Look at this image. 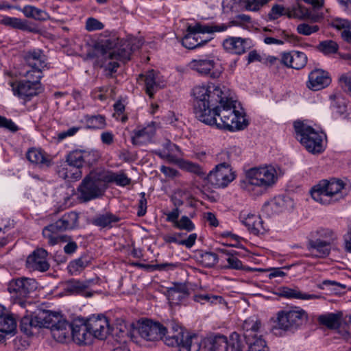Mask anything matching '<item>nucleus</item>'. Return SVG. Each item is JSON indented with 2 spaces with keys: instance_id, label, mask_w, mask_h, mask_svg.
Wrapping results in <instances>:
<instances>
[{
  "instance_id": "f257e3e1",
  "label": "nucleus",
  "mask_w": 351,
  "mask_h": 351,
  "mask_svg": "<svg viewBox=\"0 0 351 351\" xmlns=\"http://www.w3.org/2000/svg\"><path fill=\"white\" fill-rule=\"evenodd\" d=\"M228 88L214 84L195 86L193 88L194 97V113L195 117L205 124L215 123L211 112L216 109L219 102L226 98Z\"/></svg>"
},
{
  "instance_id": "f03ea898",
  "label": "nucleus",
  "mask_w": 351,
  "mask_h": 351,
  "mask_svg": "<svg viewBox=\"0 0 351 351\" xmlns=\"http://www.w3.org/2000/svg\"><path fill=\"white\" fill-rule=\"evenodd\" d=\"M142 45L141 39L134 37L127 39L111 38L106 40L102 44L104 61L101 65L104 68L106 75H112L119 66L117 61H128L132 51L140 49Z\"/></svg>"
},
{
  "instance_id": "7ed1b4c3",
  "label": "nucleus",
  "mask_w": 351,
  "mask_h": 351,
  "mask_svg": "<svg viewBox=\"0 0 351 351\" xmlns=\"http://www.w3.org/2000/svg\"><path fill=\"white\" fill-rule=\"evenodd\" d=\"M226 98L223 101L219 102L216 109L210 113L215 123L208 125H216L218 128L226 129L229 131L243 130L247 125L243 110H237V101L230 97L229 89L226 91Z\"/></svg>"
},
{
  "instance_id": "20e7f679",
  "label": "nucleus",
  "mask_w": 351,
  "mask_h": 351,
  "mask_svg": "<svg viewBox=\"0 0 351 351\" xmlns=\"http://www.w3.org/2000/svg\"><path fill=\"white\" fill-rule=\"evenodd\" d=\"M52 337L57 341L63 343L72 337L77 344H88L91 341L90 333L86 320L77 318L71 323L68 322L59 313H56Z\"/></svg>"
},
{
  "instance_id": "39448f33",
  "label": "nucleus",
  "mask_w": 351,
  "mask_h": 351,
  "mask_svg": "<svg viewBox=\"0 0 351 351\" xmlns=\"http://www.w3.org/2000/svg\"><path fill=\"white\" fill-rule=\"evenodd\" d=\"M276 180V171L272 166L254 167L247 171L241 186L254 195H260Z\"/></svg>"
},
{
  "instance_id": "423d86ee",
  "label": "nucleus",
  "mask_w": 351,
  "mask_h": 351,
  "mask_svg": "<svg viewBox=\"0 0 351 351\" xmlns=\"http://www.w3.org/2000/svg\"><path fill=\"white\" fill-rule=\"evenodd\" d=\"M344 182L338 179L322 180L311 190L312 198L322 204L328 205L343 198Z\"/></svg>"
},
{
  "instance_id": "0eeeda50",
  "label": "nucleus",
  "mask_w": 351,
  "mask_h": 351,
  "mask_svg": "<svg viewBox=\"0 0 351 351\" xmlns=\"http://www.w3.org/2000/svg\"><path fill=\"white\" fill-rule=\"evenodd\" d=\"M171 331L167 328L164 341L168 346H177L178 351H199L201 346L197 335H189L175 322L170 323Z\"/></svg>"
},
{
  "instance_id": "6e6552de",
  "label": "nucleus",
  "mask_w": 351,
  "mask_h": 351,
  "mask_svg": "<svg viewBox=\"0 0 351 351\" xmlns=\"http://www.w3.org/2000/svg\"><path fill=\"white\" fill-rule=\"evenodd\" d=\"M297 139L312 154H319L324 151L323 134L303 121H296L293 123Z\"/></svg>"
},
{
  "instance_id": "1a4fd4ad",
  "label": "nucleus",
  "mask_w": 351,
  "mask_h": 351,
  "mask_svg": "<svg viewBox=\"0 0 351 351\" xmlns=\"http://www.w3.org/2000/svg\"><path fill=\"white\" fill-rule=\"evenodd\" d=\"M308 315L300 308L291 310L280 311L277 313L276 324L274 329L294 332L306 324Z\"/></svg>"
},
{
  "instance_id": "9d476101",
  "label": "nucleus",
  "mask_w": 351,
  "mask_h": 351,
  "mask_svg": "<svg viewBox=\"0 0 351 351\" xmlns=\"http://www.w3.org/2000/svg\"><path fill=\"white\" fill-rule=\"evenodd\" d=\"M167 332V327L164 326L159 322H153L151 319H145L139 320L135 326H134L132 332H130V337L134 341L136 335L147 341H156L162 339Z\"/></svg>"
},
{
  "instance_id": "9b49d317",
  "label": "nucleus",
  "mask_w": 351,
  "mask_h": 351,
  "mask_svg": "<svg viewBox=\"0 0 351 351\" xmlns=\"http://www.w3.org/2000/svg\"><path fill=\"white\" fill-rule=\"evenodd\" d=\"M22 57L24 66L29 68L22 75L41 79L43 77V70L47 66V59L44 51L40 49H29L23 51Z\"/></svg>"
},
{
  "instance_id": "f8f14e48",
  "label": "nucleus",
  "mask_w": 351,
  "mask_h": 351,
  "mask_svg": "<svg viewBox=\"0 0 351 351\" xmlns=\"http://www.w3.org/2000/svg\"><path fill=\"white\" fill-rule=\"evenodd\" d=\"M78 216L76 213L70 212L64 214L55 223L45 227L43 230V237L47 239L49 245H56L63 237L58 236V233L73 228L77 222Z\"/></svg>"
},
{
  "instance_id": "ddd939ff",
  "label": "nucleus",
  "mask_w": 351,
  "mask_h": 351,
  "mask_svg": "<svg viewBox=\"0 0 351 351\" xmlns=\"http://www.w3.org/2000/svg\"><path fill=\"white\" fill-rule=\"evenodd\" d=\"M106 189V186L101 180L88 175L77 188L78 198L83 202H88L103 197Z\"/></svg>"
},
{
  "instance_id": "4468645a",
  "label": "nucleus",
  "mask_w": 351,
  "mask_h": 351,
  "mask_svg": "<svg viewBox=\"0 0 351 351\" xmlns=\"http://www.w3.org/2000/svg\"><path fill=\"white\" fill-rule=\"evenodd\" d=\"M54 312L43 311L34 317L24 316L20 322V330L27 336L33 335V328H47L51 330L54 327Z\"/></svg>"
},
{
  "instance_id": "2eb2a0df",
  "label": "nucleus",
  "mask_w": 351,
  "mask_h": 351,
  "mask_svg": "<svg viewBox=\"0 0 351 351\" xmlns=\"http://www.w3.org/2000/svg\"><path fill=\"white\" fill-rule=\"evenodd\" d=\"M234 179L235 174L228 162L217 165L205 177V180L215 188H225Z\"/></svg>"
},
{
  "instance_id": "dca6fc26",
  "label": "nucleus",
  "mask_w": 351,
  "mask_h": 351,
  "mask_svg": "<svg viewBox=\"0 0 351 351\" xmlns=\"http://www.w3.org/2000/svg\"><path fill=\"white\" fill-rule=\"evenodd\" d=\"M27 80L10 82V85L15 96L24 100H30L42 92L40 79L25 77Z\"/></svg>"
},
{
  "instance_id": "f3484780",
  "label": "nucleus",
  "mask_w": 351,
  "mask_h": 351,
  "mask_svg": "<svg viewBox=\"0 0 351 351\" xmlns=\"http://www.w3.org/2000/svg\"><path fill=\"white\" fill-rule=\"evenodd\" d=\"M37 283L33 278L21 277L12 279L10 281L8 286V291L15 298L16 302L21 306H23L25 302L22 299L25 298L28 295L36 290Z\"/></svg>"
},
{
  "instance_id": "a211bd4d",
  "label": "nucleus",
  "mask_w": 351,
  "mask_h": 351,
  "mask_svg": "<svg viewBox=\"0 0 351 351\" xmlns=\"http://www.w3.org/2000/svg\"><path fill=\"white\" fill-rule=\"evenodd\" d=\"M191 68L202 75H209L213 79L219 78L223 69L215 59L211 57L193 60L190 62Z\"/></svg>"
},
{
  "instance_id": "6ab92c4d",
  "label": "nucleus",
  "mask_w": 351,
  "mask_h": 351,
  "mask_svg": "<svg viewBox=\"0 0 351 351\" xmlns=\"http://www.w3.org/2000/svg\"><path fill=\"white\" fill-rule=\"evenodd\" d=\"M222 46L228 53L241 55L250 49L252 41L250 38H243L237 36H228L223 40Z\"/></svg>"
},
{
  "instance_id": "aec40b11",
  "label": "nucleus",
  "mask_w": 351,
  "mask_h": 351,
  "mask_svg": "<svg viewBox=\"0 0 351 351\" xmlns=\"http://www.w3.org/2000/svg\"><path fill=\"white\" fill-rule=\"evenodd\" d=\"M90 338L94 337L99 339H104L106 338L109 330V322L106 317L104 315H98L97 317H91L86 319Z\"/></svg>"
},
{
  "instance_id": "412c9836",
  "label": "nucleus",
  "mask_w": 351,
  "mask_h": 351,
  "mask_svg": "<svg viewBox=\"0 0 351 351\" xmlns=\"http://www.w3.org/2000/svg\"><path fill=\"white\" fill-rule=\"evenodd\" d=\"M47 256L48 252L43 248L34 250L27 258L26 267L32 271L41 272L47 271L49 268V264L47 261Z\"/></svg>"
},
{
  "instance_id": "4be33fe9",
  "label": "nucleus",
  "mask_w": 351,
  "mask_h": 351,
  "mask_svg": "<svg viewBox=\"0 0 351 351\" xmlns=\"http://www.w3.org/2000/svg\"><path fill=\"white\" fill-rule=\"evenodd\" d=\"M331 82L329 73L321 69H315L308 74L306 86L313 90H319L328 86Z\"/></svg>"
},
{
  "instance_id": "5701e85b",
  "label": "nucleus",
  "mask_w": 351,
  "mask_h": 351,
  "mask_svg": "<svg viewBox=\"0 0 351 351\" xmlns=\"http://www.w3.org/2000/svg\"><path fill=\"white\" fill-rule=\"evenodd\" d=\"M55 171L59 178L70 182L78 180L82 176V170L73 167L66 161L58 163Z\"/></svg>"
},
{
  "instance_id": "b1692460",
  "label": "nucleus",
  "mask_w": 351,
  "mask_h": 351,
  "mask_svg": "<svg viewBox=\"0 0 351 351\" xmlns=\"http://www.w3.org/2000/svg\"><path fill=\"white\" fill-rule=\"evenodd\" d=\"M239 219L241 223L247 228L248 230L255 235L263 234L265 230L263 227V220L258 215L254 214L246 215L241 213Z\"/></svg>"
},
{
  "instance_id": "393cba45",
  "label": "nucleus",
  "mask_w": 351,
  "mask_h": 351,
  "mask_svg": "<svg viewBox=\"0 0 351 351\" xmlns=\"http://www.w3.org/2000/svg\"><path fill=\"white\" fill-rule=\"evenodd\" d=\"M167 292L169 302L175 305L181 303L189 295L187 286L182 283H174L173 287L168 288Z\"/></svg>"
},
{
  "instance_id": "a878e982",
  "label": "nucleus",
  "mask_w": 351,
  "mask_h": 351,
  "mask_svg": "<svg viewBox=\"0 0 351 351\" xmlns=\"http://www.w3.org/2000/svg\"><path fill=\"white\" fill-rule=\"evenodd\" d=\"M228 340L222 335H212L206 338L203 341L204 351H227Z\"/></svg>"
},
{
  "instance_id": "bb28decb",
  "label": "nucleus",
  "mask_w": 351,
  "mask_h": 351,
  "mask_svg": "<svg viewBox=\"0 0 351 351\" xmlns=\"http://www.w3.org/2000/svg\"><path fill=\"white\" fill-rule=\"evenodd\" d=\"M331 243L330 240L317 239L309 240L307 243V248L312 256L323 258L328 256L330 252Z\"/></svg>"
},
{
  "instance_id": "cd10ccee",
  "label": "nucleus",
  "mask_w": 351,
  "mask_h": 351,
  "mask_svg": "<svg viewBox=\"0 0 351 351\" xmlns=\"http://www.w3.org/2000/svg\"><path fill=\"white\" fill-rule=\"evenodd\" d=\"M93 282V280L86 281H70L66 285V291L72 294H80L86 297H90L93 295V293L88 291V289Z\"/></svg>"
},
{
  "instance_id": "c85d7f7f",
  "label": "nucleus",
  "mask_w": 351,
  "mask_h": 351,
  "mask_svg": "<svg viewBox=\"0 0 351 351\" xmlns=\"http://www.w3.org/2000/svg\"><path fill=\"white\" fill-rule=\"evenodd\" d=\"M120 217L110 212L97 215L93 219L92 223L101 228H112L114 224L120 221Z\"/></svg>"
},
{
  "instance_id": "c756f323",
  "label": "nucleus",
  "mask_w": 351,
  "mask_h": 351,
  "mask_svg": "<svg viewBox=\"0 0 351 351\" xmlns=\"http://www.w3.org/2000/svg\"><path fill=\"white\" fill-rule=\"evenodd\" d=\"M211 38L203 39L200 35L186 29V34L182 40V45L189 49H194L207 43Z\"/></svg>"
},
{
  "instance_id": "7c9ffc66",
  "label": "nucleus",
  "mask_w": 351,
  "mask_h": 351,
  "mask_svg": "<svg viewBox=\"0 0 351 351\" xmlns=\"http://www.w3.org/2000/svg\"><path fill=\"white\" fill-rule=\"evenodd\" d=\"M260 326L261 322L254 317H251L245 319L242 325L243 330V336L245 341L257 337L258 335L256 332L258 331Z\"/></svg>"
},
{
  "instance_id": "2f4dec72",
  "label": "nucleus",
  "mask_w": 351,
  "mask_h": 351,
  "mask_svg": "<svg viewBox=\"0 0 351 351\" xmlns=\"http://www.w3.org/2000/svg\"><path fill=\"white\" fill-rule=\"evenodd\" d=\"M291 207H293V201L291 198L288 196H283L278 197L271 202L265 203L263 206V209L268 210L269 208H271L276 213H279Z\"/></svg>"
},
{
  "instance_id": "473e14b6",
  "label": "nucleus",
  "mask_w": 351,
  "mask_h": 351,
  "mask_svg": "<svg viewBox=\"0 0 351 351\" xmlns=\"http://www.w3.org/2000/svg\"><path fill=\"white\" fill-rule=\"evenodd\" d=\"M26 157L32 163L46 167L51 165V160L40 149L36 148L29 149L26 154Z\"/></svg>"
},
{
  "instance_id": "72a5a7b5",
  "label": "nucleus",
  "mask_w": 351,
  "mask_h": 351,
  "mask_svg": "<svg viewBox=\"0 0 351 351\" xmlns=\"http://www.w3.org/2000/svg\"><path fill=\"white\" fill-rule=\"evenodd\" d=\"M341 317L342 313L340 312L337 313H328L319 315L317 320L321 325L325 326L330 329H334L339 326Z\"/></svg>"
},
{
  "instance_id": "f704fd0d",
  "label": "nucleus",
  "mask_w": 351,
  "mask_h": 351,
  "mask_svg": "<svg viewBox=\"0 0 351 351\" xmlns=\"http://www.w3.org/2000/svg\"><path fill=\"white\" fill-rule=\"evenodd\" d=\"M279 295L288 299L294 298L304 300H314L319 298V295L302 293L300 291L287 287H282L279 289Z\"/></svg>"
},
{
  "instance_id": "c9c22d12",
  "label": "nucleus",
  "mask_w": 351,
  "mask_h": 351,
  "mask_svg": "<svg viewBox=\"0 0 351 351\" xmlns=\"http://www.w3.org/2000/svg\"><path fill=\"white\" fill-rule=\"evenodd\" d=\"M88 156L89 154L86 151L74 150L71 152L66 156V161L73 167H76L81 170L84 164L86 162V158Z\"/></svg>"
},
{
  "instance_id": "e433bc0d",
  "label": "nucleus",
  "mask_w": 351,
  "mask_h": 351,
  "mask_svg": "<svg viewBox=\"0 0 351 351\" xmlns=\"http://www.w3.org/2000/svg\"><path fill=\"white\" fill-rule=\"evenodd\" d=\"M16 8L21 11L27 18L39 21H44L48 18V14L45 11L33 5H25L23 8Z\"/></svg>"
},
{
  "instance_id": "4c0bfd02",
  "label": "nucleus",
  "mask_w": 351,
  "mask_h": 351,
  "mask_svg": "<svg viewBox=\"0 0 351 351\" xmlns=\"http://www.w3.org/2000/svg\"><path fill=\"white\" fill-rule=\"evenodd\" d=\"M140 77L145 78L144 81L146 93L150 97H152L158 87V84L156 82V74L154 71H149L145 75H141Z\"/></svg>"
},
{
  "instance_id": "58836bf2",
  "label": "nucleus",
  "mask_w": 351,
  "mask_h": 351,
  "mask_svg": "<svg viewBox=\"0 0 351 351\" xmlns=\"http://www.w3.org/2000/svg\"><path fill=\"white\" fill-rule=\"evenodd\" d=\"M105 180L108 182H114L119 186H126L131 184V179L124 173H110L106 176Z\"/></svg>"
},
{
  "instance_id": "ea45409f",
  "label": "nucleus",
  "mask_w": 351,
  "mask_h": 351,
  "mask_svg": "<svg viewBox=\"0 0 351 351\" xmlns=\"http://www.w3.org/2000/svg\"><path fill=\"white\" fill-rule=\"evenodd\" d=\"M287 16L299 19H309L311 17V12L308 9L298 3L287 12Z\"/></svg>"
},
{
  "instance_id": "a19ab883",
  "label": "nucleus",
  "mask_w": 351,
  "mask_h": 351,
  "mask_svg": "<svg viewBox=\"0 0 351 351\" xmlns=\"http://www.w3.org/2000/svg\"><path fill=\"white\" fill-rule=\"evenodd\" d=\"M85 121L88 128L104 129L106 125V118L104 115H86Z\"/></svg>"
},
{
  "instance_id": "79ce46f5",
  "label": "nucleus",
  "mask_w": 351,
  "mask_h": 351,
  "mask_svg": "<svg viewBox=\"0 0 351 351\" xmlns=\"http://www.w3.org/2000/svg\"><path fill=\"white\" fill-rule=\"evenodd\" d=\"M218 260L217 254L211 252H202L198 256V261L207 268L213 267L217 263Z\"/></svg>"
},
{
  "instance_id": "37998d69",
  "label": "nucleus",
  "mask_w": 351,
  "mask_h": 351,
  "mask_svg": "<svg viewBox=\"0 0 351 351\" xmlns=\"http://www.w3.org/2000/svg\"><path fill=\"white\" fill-rule=\"evenodd\" d=\"M134 135L132 136V143L134 145H141L143 143L144 140L149 139L153 135V132L149 131L147 128H144L141 130H135L133 131Z\"/></svg>"
},
{
  "instance_id": "c03bdc74",
  "label": "nucleus",
  "mask_w": 351,
  "mask_h": 351,
  "mask_svg": "<svg viewBox=\"0 0 351 351\" xmlns=\"http://www.w3.org/2000/svg\"><path fill=\"white\" fill-rule=\"evenodd\" d=\"M317 49L324 55L328 56L336 53L339 49V45L332 40H327L320 42Z\"/></svg>"
},
{
  "instance_id": "a18cd8bd",
  "label": "nucleus",
  "mask_w": 351,
  "mask_h": 351,
  "mask_svg": "<svg viewBox=\"0 0 351 351\" xmlns=\"http://www.w3.org/2000/svg\"><path fill=\"white\" fill-rule=\"evenodd\" d=\"M248 346L247 351H269L265 341L257 337L245 341Z\"/></svg>"
},
{
  "instance_id": "49530a36",
  "label": "nucleus",
  "mask_w": 351,
  "mask_h": 351,
  "mask_svg": "<svg viewBox=\"0 0 351 351\" xmlns=\"http://www.w3.org/2000/svg\"><path fill=\"white\" fill-rule=\"evenodd\" d=\"M1 23L21 30H26L28 28L25 21L16 17L5 16L1 19Z\"/></svg>"
},
{
  "instance_id": "de8ad7c7",
  "label": "nucleus",
  "mask_w": 351,
  "mask_h": 351,
  "mask_svg": "<svg viewBox=\"0 0 351 351\" xmlns=\"http://www.w3.org/2000/svg\"><path fill=\"white\" fill-rule=\"evenodd\" d=\"M12 315L9 314L5 308L0 304V328L8 331L12 328Z\"/></svg>"
},
{
  "instance_id": "09e8293b",
  "label": "nucleus",
  "mask_w": 351,
  "mask_h": 351,
  "mask_svg": "<svg viewBox=\"0 0 351 351\" xmlns=\"http://www.w3.org/2000/svg\"><path fill=\"white\" fill-rule=\"evenodd\" d=\"M12 315L9 314L5 308L0 304V328L8 331L12 328Z\"/></svg>"
},
{
  "instance_id": "8fccbe9b",
  "label": "nucleus",
  "mask_w": 351,
  "mask_h": 351,
  "mask_svg": "<svg viewBox=\"0 0 351 351\" xmlns=\"http://www.w3.org/2000/svg\"><path fill=\"white\" fill-rule=\"evenodd\" d=\"M182 167L186 171L193 173L197 175L198 176L203 178L205 180L206 173L204 171L203 168L198 164L194 163L189 160H184L182 162Z\"/></svg>"
},
{
  "instance_id": "3c124183",
  "label": "nucleus",
  "mask_w": 351,
  "mask_h": 351,
  "mask_svg": "<svg viewBox=\"0 0 351 351\" xmlns=\"http://www.w3.org/2000/svg\"><path fill=\"white\" fill-rule=\"evenodd\" d=\"M307 62V56L303 52L293 51V62L291 68L294 69H300L303 68Z\"/></svg>"
},
{
  "instance_id": "603ef678",
  "label": "nucleus",
  "mask_w": 351,
  "mask_h": 351,
  "mask_svg": "<svg viewBox=\"0 0 351 351\" xmlns=\"http://www.w3.org/2000/svg\"><path fill=\"white\" fill-rule=\"evenodd\" d=\"M90 261V258L88 255H83L79 258L70 263L69 267L74 271H80L87 267Z\"/></svg>"
},
{
  "instance_id": "864d4df0",
  "label": "nucleus",
  "mask_w": 351,
  "mask_h": 351,
  "mask_svg": "<svg viewBox=\"0 0 351 351\" xmlns=\"http://www.w3.org/2000/svg\"><path fill=\"white\" fill-rule=\"evenodd\" d=\"M179 230H184L187 232L193 231L195 229V225L193 221L187 217L182 216L174 226Z\"/></svg>"
},
{
  "instance_id": "5fc2aeb1",
  "label": "nucleus",
  "mask_w": 351,
  "mask_h": 351,
  "mask_svg": "<svg viewBox=\"0 0 351 351\" xmlns=\"http://www.w3.org/2000/svg\"><path fill=\"white\" fill-rule=\"evenodd\" d=\"M231 27L232 25L245 27L252 24V19L249 15L241 14L235 16L234 20L230 22Z\"/></svg>"
},
{
  "instance_id": "6e6d98bb",
  "label": "nucleus",
  "mask_w": 351,
  "mask_h": 351,
  "mask_svg": "<svg viewBox=\"0 0 351 351\" xmlns=\"http://www.w3.org/2000/svg\"><path fill=\"white\" fill-rule=\"evenodd\" d=\"M188 29L199 35V34H210V24L196 23L194 25H189Z\"/></svg>"
},
{
  "instance_id": "4d7b16f0",
  "label": "nucleus",
  "mask_w": 351,
  "mask_h": 351,
  "mask_svg": "<svg viewBox=\"0 0 351 351\" xmlns=\"http://www.w3.org/2000/svg\"><path fill=\"white\" fill-rule=\"evenodd\" d=\"M319 30L317 25H309L306 23H302L298 25L297 31L299 34L309 36Z\"/></svg>"
},
{
  "instance_id": "13d9d810",
  "label": "nucleus",
  "mask_w": 351,
  "mask_h": 351,
  "mask_svg": "<svg viewBox=\"0 0 351 351\" xmlns=\"http://www.w3.org/2000/svg\"><path fill=\"white\" fill-rule=\"evenodd\" d=\"M269 1L270 0H248L245 3V8L247 10L258 11Z\"/></svg>"
},
{
  "instance_id": "bf43d9fd",
  "label": "nucleus",
  "mask_w": 351,
  "mask_h": 351,
  "mask_svg": "<svg viewBox=\"0 0 351 351\" xmlns=\"http://www.w3.org/2000/svg\"><path fill=\"white\" fill-rule=\"evenodd\" d=\"M331 26L337 30H346L351 28V22L346 19L336 18L332 20Z\"/></svg>"
},
{
  "instance_id": "052dcab7",
  "label": "nucleus",
  "mask_w": 351,
  "mask_h": 351,
  "mask_svg": "<svg viewBox=\"0 0 351 351\" xmlns=\"http://www.w3.org/2000/svg\"><path fill=\"white\" fill-rule=\"evenodd\" d=\"M104 27V24L95 18H88L86 21V29L88 32L101 30Z\"/></svg>"
},
{
  "instance_id": "680f3d73",
  "label": "nucleus",
  "mask_w": 351,
  "mask_h": 351,
  "mask_svg": "<svg viewBox=\"0 0 351 351\" xmlns=\"http://www.w3.org/2000/svg\"><path fill=\"white\" fill-rule=\"evenodd\" d=\"M282 15L287 16V12H285V9L282 5L278 4L274 5L271 8L270 12L268 14L269 18L272 20L277 19Z\"/></svg>"
},
{
  "instance_id": "e2e57ef3",
  "label": "nucleus",
  "mask_w": 351,
  "mask_h": 351,
  "mask_svg": "<svg viewBox=\"0 0 351 351\" xmlns=\"http://www.w3.org/2000/svg\"><path fill=\"white\" fill-rule=\"evenodd\" d=\"M0 128H5L12 132H16L19 130V127L12 119H7L3 116H0Z\"/></svg>"
},
{
  "instance_id": "0e129e2a",
  "label": "nucleus",
  "mask_w": 351,
  "mask_h": 351,
  "mask_svg": "<svg viewBox=\"0 0 351 351\" xmlns=\"http://www.w3.org/2000/svg\"><path fill=\"white\" fill-rule=\"evenodd\" d=\"M236 253V252H233L232 254L227 258L228 263V265L226 267L227 268L232 269H241L243 268L242 262L234 256Z\"/></svg>"
},
{
  "instance_id": "69168bd1",
  "label": "nucleus",
  "mask_w": 351,
  "mask_h": 351,
  "mask_svg": "<svg viewBox=\"0 0 351 351\" xmlns=\"http://www.w3.org/2000/svg\"><path fill=\"white\" fill-rule=\"evenodd\" d=\"M141 198L138 201L137 215L143 217L145 215L147 211V199L145 198V193L142 192L140 193Z\"/></svg>"
},
{
  "instance_id": "338daca9",
  "label": "nucleus",
  "mask_w": 351,
  "mask_h": 351,
  "mask_svg": "<svg viewBox=\"0 0 351 351\" xmlns=\"http://www.w3.org/2000/svg\"><path fill=\"white\" fill-rule=\"evenodd\" d=\"M317 234L319 236L318 239H324V240H330L332 243L334 239V232L328 228H319L316 231Z\"/></svg>"
},
{
  "instance_id": "774afa93",
  "label": "nucleus",
  "mask_w": 351,
  "mask_h": 351,
  "mask_svg": "<svg viewBox=\"0 0 351 351\" xmlns=\"http://www.w3.org/2000/svg\"><path fill=\"white\" fill-rule=\"evenodd\" d=\"M281 64L287 67L291 68V64H293V51L291 52H284L281 54L280 58Z\"/></svg>"
}]
</instances>
